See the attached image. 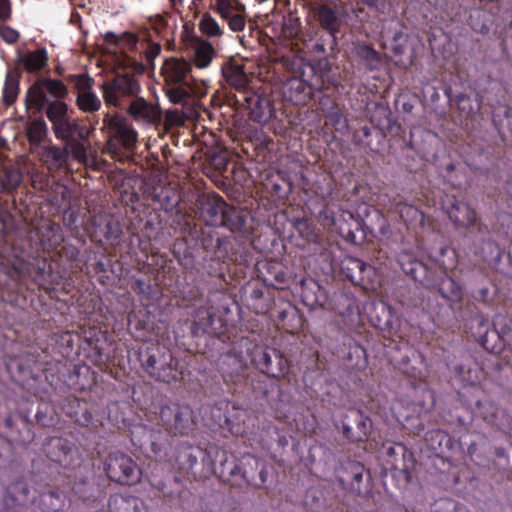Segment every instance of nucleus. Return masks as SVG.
Returning <instances> with one entry per match:
<instances>
[{
	"label": "nucleus",
	"instance_id": "obj_1",
	"mask_svg": "<svg viewBox=\"0 0 512 512\" xmlns=\"http://www.w3.org/2000/svg\"><path fill=\"white\" fill-rule=\"evenodd\" d=\"M397 262L402 271L414 281L429 287L435 285L440 279L439 292L441 296L451 302L461 300L462 287L447 275V272L457 265V254L453 248L441 247L437 255L430 257L427 262L418 260L410 250H402L397 255Z\"/></svg>",
	"mask_w": 512,
	"mask_h": 512
},
{
	"label": "nucleus",
	"instance_id": "obj_2",
	"mask_svg": "<svg viewBox=\"0 0 512 512\" xmlns=\"http://www.w3.org/2000/svg\"><path fill=\"white\" fill-rule=\"evenodd\" d=\"M138 358L143 370L154 380L171 383L178 379V360L165 347L151 344L139 350Z\"/></svg>",
	"mask_w": 512,
	"mask_h": 512
},
{
	"label": "nucleus",
	"instance_id": "obj_3",
	"mask_svg": "<svg viewBox=\"0 0 512 512\" xmlns=\"http://www.w3.org/2000/svg\"><path fill=\"white\" fill-rule=\"evenodd\" d=\"M191 64L182 59L165 61L162 74L165 79V91L174 104H186L193 91Z\"/></svg>",
	"mask_w": 512,
	"mask_h": 512
},
{
	"label": "nucleus",
	"instance_id": "obj_4",
	"mask_svg": "<svg viewBox=\"0 0 512 512\" xmlns=\"http://www.w3.org/2000/svg\"><path fill=\"white\" fill-rule=\"evenodd\" d=\"M140 90L139 82L128 74H117L101 85L105 104L119 109H126L137 98Z\"/></svg>",
	"mask_w": 512,
	"mask_h": 512
},
{
	"label": "nucleus",
	"instance_id": "obj_5",
	"mask_svg": "<svg viewBox=\"0 0 512 512\" xmlns=\"http://www.w3.org/2000/svg\"><path fill=\"white\" fill-rule=\"evenodd\" d=\"M193 411L187 405L168 401L160 407L159 417L166 431L188 435L194 429Z\"/></svg>",
	"mask_w": 512,
	"mask_h": 512
},
{
	"label": "nucleus",
	"instance_id": "obj_6",
	"mask_svg": "<svg viewBox=\"0 0 512 512\" xmlns=\"http://www.w3.org/2000/svg\"><path fill=\"white\" fill-rule=\"evenodd\" d=\"M107 476L120 484L133 485L141 478V470L136 462L127 454L112 452L104 463Z\"/></svg>",
	"mask_w": 512,
	"mask_h": 512
},
{
	"label": "nucleus",
	"instance_id": "obj_7",
	"mask_svg": "<svg viewBox=\"0 0 512 512\" xmlns=\"http://www.w3.org/2000/svg\"><path fill=\"white\" fill-rule=\"evenodd\" d=\"M47 93L60 100L67 96L68 88L61 80L45 78L28 89L25 97L27 108H34L37 112L43 111L45 104L50 101Z\"/></svg>",
	"mask_w": 512,
	"mask_h": 512
},
{
	"label": "nucleus",
	"instance_id": "obj_8",
	"mask_svg": "<svg viewBox=\"0 0 512 512\" xmlns=\"http://www.w3.org/2000/svg\"><path fill=\"white\" fill-rule=\"evenodd\" d=\"M332 224L346 242L359 245L366 239L364 220L348 210H340L332 217Z\"/></svg>",
	"mask_w": 512,
	"mask_h": 512
},
{
	"label": "nucleus",
	"instance_id": "obj_9",
	"mask_svg": "<svg viewBox=\"0 0 512 512\" xmlns=\"http://www.w3.org/2000/svg\"><path fill=\"white\" fill-rule=\"evenodd\" d=\"M250 359L259 371L269 377L279 378L287 372V360L276 349L255 347Z\"/></svg>",
	"mask_w": 512,
	"mask_h": 512
},
{
	"label": "nucleus",
	"instance_id": "obj_10",
	"mask_svg": "<svg viewBox=\"0 0 512 512\" xmlns=\"http://www.w3.org/2000/svg\"><path fill=\"white\" fill-rule=\"evenodd\" d=\"M196 206L200 219L208 226L218 227L223 223V215L228 206L219 194L202 195L197 198Z\"/></svg>",
	"mask_w": 512,
	"mask_h": 512
},
{
	"label": "nucleus",
	"instance_id": "obj_11",
	"mask_svg": "<svg viewBox=\"0 0 512 512\" xmlns=\"http://www.w3.org/2000/svg\"><path fill=\"white\" fill-rule=\"evenodd\" d=\"M76 105L84 113H95L102 107L101 99L93 90L94 80L87 75H75Z\"/></svg>",
	"mask_w": 512,
	"mask_h": 512
},
{
	"label": "nucleus",
	"instance_id": "obj_12",
	"mask_svg": "<svg viewBox=\"0 0 512 512\" xmlns=\"http://www.w3.org/2000/svg\"><path fill=\"white\" fill-rule=\"evenodd\" d=\"M12 268L19 275H28L40 287L47 289L53 284L52 267L47 259L38 260L35 264H27L22 258L15 256V260L11 262Z\"/></svg>",
	"mask_w": 512,
	"mask_h": 512
},
{
	"label": "nucleus",
	"instance_id": "obj_13",
	"mask_svg": "<svg viewBox=\"0 0 512 512\" xmlns=\"http://www.w3.org/2000/svg\"><path fill=\"white\" fill-rule=\"evenodd\" d=\"M371 429V420L358 409H349L342 423L344 436L352 441L365 440Z\"/></svg>",
	"mask_w": 512,
	"mask_h": 512
},
{
	"label": "nucleus",
	"instance_id": "obj_14",
	"mask_svg": "<svg viewBox=\"0 0 512 512\" xmlns=\"http://www.w3.org/2000/svg\"><path fill=\"white\" fill-rule=\"evenodd\" d=\"M322 88L309 84L302 78L292 77L282 85L283 98L295 105H305L313 96L315 91Z\"/></svg>",
	"mask_w": 512,
	"mask_h": 512
},
{
	"label": "nucleus",
	"instance_id": "obj_15",
	"mask_svg": "<svg viewBox=\"0 0 512 512\" xmlns=\"http://www.w3.org/2000/svg\"><path fill=\"white\" fill-rule=\"evenodd\" d=\"M216 10L233 32L244 30L246 9L240 0H216Z\"/></svg>",
	"mask_w": 512,
	"mask_h": 512
},
{
	"label": "nucleus",
	"instance_id": "obj_16",
	"mask_svg": "<svg viewBox=\"0 0 512 512\" xmlns=\"http://www.w3.org/2000/svg\"><path fill=\"white\" fill-rule=\"evenodd\" d=\"M320 26L332 37L334 44L337 43V34L340 33L346 11L341 8H332L328 5H321L315 13Z\"/></svg>",
	"mask_w": 512,
	"mask_h": 512
},
{
	"label": "nucleus",
	"instance_id": "obj_17",
	"mask_svg": "<svg viewBox=\"0 0 512 512\" xmlns=\"http://www.w3.org/2000/svg\"><path fill=\"white\" fill-rule=\"evenodd\" d=\"M454 377L464 384L476 385L483 378V370L471 356L467 355L459 364H447Z\"/></svg>",
	"mask_w": 512,
	"mask_h": 512
},
{
	"label": "nucleus",
	"instance_id": "obj_18",
	"mask_svg": "<svg viewBox=\"0 0 512 512\" xmlns=\"http://www.w3.org/2000/svg\"><path fill=\"white\" fill-rule=\"evenodd\" d=\"M403 347L404 354L399 360H396L398 369L411 378H421L426 367L422 354L407 344H404Z\"/></svg>",
	"mask_w": 512,
	"mask_h": 512
},
{
	"label": "nucleus",
	"instance_id": "obj_19",
	"mask_svg": "<svg viewBox=\"0 0 512 512\" xmlns=\"http://www.w3.org/2000/svg\"><path fill=\"white\" fill-rule=\"evenodd\" d=\"M467 328L474 340L480 344L484 349L496 351L497 345L490 343L492 330H490L489 319L482 314H476L467 323Z\"/></svg>",
	"mask_w": 512,
	"mask_h": 512
},
{
	"label": "nucleus",
	"instance_id": "obj_20",
	"mask_svg": "<svg viewBox=\"0 0 512 512\" xmlns=\"http://www.w3.org/2000/svg\"><path fill=\"white\" fill-rule=\"evenodd\" d=\"M40 244L45 251L56 249L64 241L62 229L59 224L50 220L43 221L36 229Z\"/></svg>",
	"mask_w": 512,
	"mask_h": 512
},
{
	"label": "nucleus",
	"instance_id": "obj_21",
	"mask_svg": "<svg viewBox=\"0 0 512 512\" xmlns=\"http://www.w3.org/2000/svg\"><path fill=\"white\" fill-rule=\"evenodd\" d=\"M443 208L448 218L457 227H470L475 223V210L462 201L453 200L448 205H444Z\"/></svg>",
	"mask_w": 512,
	"mask_h": 512
},
{
	"label": "nucleus",
	"instance_id": "obj_22",
	"mask_svg": "<svg viewBox=\"0 0 512 512\" xmlns=\"http://www.w3.org/2000/svg\"><path fill=\"white\" fill-rule=\"evenodd\" d=\"M244 101L250 111L251 118L259 123L266 122L272 115V107L268 98L255 92H244Z\"/></svg>",
	"mask_w": 512,
	"mask_h": 512
},
{
	"label": "nucleus",
	"instance_id": "obj_23",
	"mask_svg": "<svg viewBox=\"0 0 512 512\" xmlns=\"http://www.w3.org/2000/svg\"><path fill=\"white\" fill-rule=\"evenodd\" d=\"M52 130L56 138L62 141H69L73 139L84 140L88 136L86 127L79 124L69 115L54 125Z\"/></svg>",
	"mask_w": 512,
	"mask_h": 512
},
{
	"label": "nucleus",
	"instance_id": "obj_24",
	"mask_svg": "<svg viewBox=\"0 0 512 512\" xmlns=\"http://www.w3.org/2000/svg\"><path fill=\"white\" fill-rule=\"evenodd\" d=\"M363 474L364 466L359 462L350 461L346 464L343 471L339 472L337 477L343 488L360 494Z\"/></svg>",
	"mask_w": 512,
	"mask_h": 512
},
{
	"label": "nucleus",
	"instance_id": "obj_25",
	"mask_svg": "<svg viewBox=\"0 0 512 512\" xmlns=\"http://www.w3.org/2000/svg\"><path fill=\"white\" fill-rule=\"evenodd\" d=\"M110 512H146L144 502L138 497L128 494H113L108 500Z\"/></svg>",
	"mask_w": 512,
	"mask_h": 512
},
{
	"label": "nucleus",
	"instance_id": "obj_26",
	"mask_svg": "<svg viewBox=\"0 0 512 512\" xmlns=\"http://www.w3.org/2000/svg\"><path fill=\"white\" fill-rule=\"evenodd\" d=\"M126 108L137 121L143 123H155L160 117L158 108L142 97L137 96Z\"/></svg>",
	"mask_w": 512,
	"mask_h": 512
},
{
	"label": "nucleus",
	"instance_id": "obj_27",
	"mask_svg": "<svg viewBox=\"0 0 512 512\" xmlns=\"http://www.w3.org/2000/svg\"><path fill=\"white\" fill-rule=\"evenodd\" d=\"M41 159L48 170L55 171L64 167L69 159V149L56 145L46 146L42 149Z\"/></svg>",
	"mask_w": 512,
	"mask_h": 512
},
{
	"label": "nucleus",
	"instance_id": "obj_28",
	"mask_svg": "<svg viewBox=\"0 0 512 512\" xmlns=\"http://www.w3.org/2000/svg\"><path fill=\"white\" fill-rule=\"evenodd\" d=\"M301 296L303 302L309 306H322L326 301L325 290L313 279H301Z\"/></svg>",
	"mask_w": 512,
	"mask_h": 512
},
{
	"label": "nucleus",
	"instance_id": "obj_29",
	"mask_svg": "<svg viewBox=\"0 0 512 512\" xmlns=\"http://www.w3.org/2000/svg\"><path fill=\"white\" fill-rule=\"evenodd\" d=\"M222 75L227 84L238 91L247 92L249 77L242 66L234 63H226L222 66Z\"/></svg>",
	"mask_w": 512,
	"mask_h": 512
},
{
	"label": "nucleus",
	"instance_id": "obj_30",
	"mask_svg": "<svg viewBox=\"0 0 512 512\" xmlns=\"http://www.w3.org/2000/svg\"><path fill=\"white\" fill-rule=\"evenodd\" d=\"M247 219L248 216L245 212L228 205L223 215V223L220 226L232 232L245 234L248 232Z\"/></svg>",
	"mask_w": 512,
	"mask_h": 512
},
{
	"label": "nucleus",
	"instance_id": "obj_31",
	"mask_svg": "<svg viewBox=\"0 0 512 512\" xmlns=\"http://www.w3.org/2000/svg\"><path fill=\"white\" fill-rule=\"evenodd\" d=\"M65 414L75 420L77 424L88 427L92 423L93 416L87 408H82L80 401L75 397H68L63 404Z\"/></svg>",
	"mask_w": 512,
	"mask_h": 512
},
{
	"label": "nucleus",
	"instance_id": "obj_32",
	"mask_svg": "<svg viewBox=\"0 0 512 512\" xmlns=\"http://www.w3.org/2000/svg\"><path fill=\"white\" fill-rule=\"evenodd\" d=\"M202 246L206 251L214 253L217 260H222L228 256L229 241L225 237H220L217 233H203Z\"/></svg>",
	"mask_w": 512,
	"mask_h": 512
},
{
	"label": "nucleus",
	"instance_id": "obj_33",
	"mask_svg": "<svg viewBox=\"0 0 512 512\" xmlns=\"http://www.w3.org/2000/svg\"><path fill=\"white\" fill-rule=\"evenodd\" d=\"M45 451L52 461L62 464L72 451V444L63 438L54 437L49 440Z\"/></svg>",
	"mask_w": 512,
	"mask_h": 512
},
{
	"label": "nucleus",
	"instance_id": "obj_34",
	"mask_svg": "<svg viewBox=\"0 0 512 512\" xmlns=\"http://www.w3.org/2000/svg\"><path fill=\"white\" fill-rule=\"evenodd\" d=\"M394 211L410 227L424 225V214L411 204L398 202L395 204Z\"/></svg>",
	"mask_w": 512,
	"mask_h": 512
},
{
	"label": "nucleus",
	"instance_id": "obj_35",
	"mask_svg": "<svg viewBox=\"0 0 512 512\" xmlns=\"http://www.w3.org/2000/svg\"><path fill=\"white\" fill-rule=\"evenodd\" d=\"M195 319L191 326V331L194 336H200L205 333H210L214 323V314L205 307H199L195 311Z\"/></svg>",
	"mask_w": 512,
	"mask_h": 512
},
{
	"label": "nucleus",
	"instance_id": "obj_36",
	"mask_svg": "<svg viewBox=\"0 0 512 512\" xmlns=\"http://www.w3.org/2000/svg\"><path fill=\"white\" fill-rule=\"evenodd\" d=\"M221 370L230 375H239L246 367L247 359L231 350L221 356Z\"/></svg>",
	"mask_w": 512,
	"mask_h": 512
},
{
	"label": "nucleus",
	"instance_id": "obj_37",
	"mask_svg": "<svg viewBox=\"0 0 512 512\" xmlns=\"http://www.w3.org/2000/svg\"><path fill=\"white\" fill-rule=\"evenodd\" d=\"M346 277L353 283L363 281L367 276L369 277L372 267L367 263L357 258H351L348 265L343 268Z\"/></svg>",
	"mask_w": 512,
	"mask_h": 512
},
{
	"label": "nucleus",
	"instance_id": "obj_38",
	"mask_svg": "<svg viewBox=\"0 0 512 512\" xmlns=\"http://www.w3.org/2000/svg\"><path fill=\"white\" fill-rule=\"evenodd\" d=\"M47 61L48 55L44 48H40L32 52H27L20 56V62L29 72L42 69L44 66H46Z\"/></svg>",
	"mask_w": 512,
	"mask_h": 512
},
{
	"label": "nucleus",
	"instance_id": "obj_39",
	"mask_svg": "<svg viewBox=\"0 0 512 512\" xmlns=\"http://www.w3.org/2000/svg\"><path fill=\"white\" fill-rule=\"evenodd\" d=\"M215 54L214 47L206 40H198L194 46V62L198 68H206Z\"/></svg>",
	"mask_w": 512,
	"mask_h": 512
},
{
	"label": "nucleus",
	"instance_id": "obj_40",
	"mask_svg": "<svg viewBox=\"0 0 512 512\" xmlns=\"http://www.w3.org/2000/svg\"><path fill=\"white\" fill-rule=\"evenodd\" d=\"M492 336L500 341L497 350L501 349L503 345L508 342V334L512 329V321L505 315L497 314L492 322Z\"/></svg>",
	"mask_w": 512,
	"mask_h": 512
},
{
	"label": "nucleus",
	"instance_id": "obj_41",
	"mask_svg": "<svg viewBox=\"0 0 512 512\" xmlns=\"http://www.w3.org/2000/svg\"><path fill=\"white\" fill-rule=\"evenodd\" d=\"M65 500L62 492L49 491L40 495L39 505L45 512H57L65 506Z\"/></svg>",
	"mask_w": 512,
	"mask_h": 512
},
{
	"label": "nucleus",
	"instance_id": "obj_42",
	"mask_svg": "<svg viewBox=\"0 0 512 512\" xmlns=\"http://www.w3.org/2000/svg\"><path fill=\"white\" fill-rule=\"evenodd\" d=\"M44 109L46 117L51 122L52 127L69 115L68 105L61 100L48 101Z\"/></svg>",
	"mask_w": 512,
	"mask_h": 512
},
{
	"label": "nucleus",
	"instance_id": "obj_43",
	"mask_svg": "<svg viewBox=\"0 0 512 512\" xmlns=\"http://www.w3.org/2000/svg\"><path fill=\"white\" fill-rule=\"evenodd\" d=\"M19 94V79L17 75L8 72L6 75L2 99L6 106L12 105L17 99Z\"/></svg>",
	"mask_w": 512,
	"mask_h": 512
},
{
	"label": "nucleus",
	"instance_id": "obj_44",
	"mask_svg": "<svg viewBox=\"0 0 512 512\" xmlns=\"http://www.w3.org/2000/svg\"><path fill=\"white\" fill-rule=\"evenodd\" d=\"M148 432L149 446L153 456L156 459H162L166 455L165 450L168 445L166 436L160 431L149 430Z\"/></svg>",
	"mask_w": 512,
	"mask_h": 512
},
{
	"label": "nucleus",
	"instance_id": "obj_45",
	"mask_svg": "<svg viewBox=\"0 0 512 512\" xmlns=\"http://www.w3.org/2000/svg\"><path fill=\"white\" fill-rule=\"evenodd\" d=\"M114 137L125 149H131L137 141V132L129 125L119 124Z\"/></svg>",
	"mask_w": 512,
	"mask_h": 512
},
{
	"label": "nucleus",
	"instance_id": "obj_46",
	"mask_svg": "<svg viewBox=\"0 0 512 512\" xmlns=\"http://www.w3.org/2000/svg\"><path fill=\"white\" fill-rule=\"evenodd\" d=\"M198 26L202 34L211 38L221 37L224 33L216 19L207 12L202 15Z\"/></svg>",
	"mask_w": 512,
	"mask_h": 512
},
{
	"label": "nucleus",
	"instance_id": "obj_47",
	"mask_svg": "<svg viewBox=\"0 0 512 512\" xmlns=\"http://www.w3.org/2000/svg\"><path fill=\"white\" fill-rule=\"evenodd\" d=\"M154 200L160 204L161 209L166 212L172 211L178 206L179 197L172 189L163 188L154 195Z\"/></svg>",
	"mask_w": 512,
	"mask_h": 512
},
{
	"label": "nucleus",
	"instance_id": "obj_48",
	"mask_svg": "<svg viewBox=\"0 0 512 512\" xmlns=\"http://www.w3.org/2000/svg\"><path fill=\"white\" fill-rule=\"evenodd\" d=\"M48 127L43 119L33 120L27 127V136L31 143L39 144L47 136Z\"/></svg>",
	"mask_w": 512,
	"mask_h": 512
},
{
	"label": "nucleus",
	"instance_id": "obj_49",
	"mask_svg": "<svg viewBox=\"0 0 512 512\" xmlns=\"http://www.w3.org/2000/svg\"><path fill=\"white\" fill-rule=\"evenodd\" d=\"M202 458L205 462L206 458H209V453L202 450L200 447H189L186 452L180 456L181 464L187 468L192 469L198 462V458Z\"/></svg>",
	"mask_w": 512,
	"mask_h": 512
},
{
	"label": "nucleus",
	"instance_id": "obj_50",
	"mask_svg": "<svg viewBox=\"0 0 512 512\" xmlns=\"http://www.w3.org/2000/svg\"><path fill=\"white\" fill-rule=\"evenodd\" d=\"M104 238L111 244H118L122 235V225L119 220L110 217L107 219L104 227Z\"/></svg>",
	"mask_w": 512,
	"mask_h": 512
},
{
	"label": "nucleus",
	"instance_id": "obj_51",
	"mask_svg": "<svg viewBox=\"0 0 512 512\" xmlns=\"http://www.w3.org/2000/svg\"><path fill=\"white\" fill-rule=\"evenodd\" d=\"M351 366L361 369L366 366V350L358 343L349 345V351L346 355Z\"/></svg>",
	"mask_w": 512,
	"mask_h": 512
},
{
	"label": "nucleus",
	"instance_id": "obj_52",
	"mask_svg": "<svg viewBox=\"0 0 512 512\" xmlns=\"http://www.w3.org/2000/svg\"><path fill=\"white\" fill-rule=\"evenodd\" d=\"M425 441L431 449L436 451L441 448L443 444L447 445L450 439L443 430L432 429L425 434Z\"/></svg>",
	"mask_w": 512,
	"mask_h": 512
},
{
	"label": "nucleus",
	"instance_id": "obj_53",
	"mask_svg": "<svg viewBox=\"0 0 512 512\" xmlns=\"http://www.w3.org/2000/svg\"><path fill=\"white\" fill-rule=\"evenodd\" d=\"M327 117L331 121L336 131L340 132L341 134H346L348 132V120L344 117L343 113L337 108V106L331 108L327 114Z\"/></svg>",
	"mask_w": 512,
	"mask_h": 512
},
{
	"label": "nucleus",
	"instance_id": "obj_54",
	"mask_svg": "<svg viewBox=\"0 0 512 512\" xmlns=\"http://www.w3.org/2000/svg\"><path fill=\"white\" fill-rule=\"evenodd\" d=\"M104 40L106 43L111 45H120L121 43H126L129 47H134L138 43V37L130 32H125L121 36L113 33L107 32L104 35Z\"/></svg>",
	"mask_w": 512,
	"mask_h": 512
},
{
	"label": "nucleus",
	"instance_id": "obj_55",
	"mask_svg": "<svg viewBox=\"0 0 512 512\" xmlns=\"http://www.w3.org/2000/svg\"><path fill=\"white\" fill-rule=\"evenodd\" d=\"M455 101L458 109L464 117L471 116L477 110V108L473 105L471 98L464 93H459L456 95Z\"/></svg>",
	"mask_w": 512,
	"mask_h": 512
},
{
	"label": "nucleus",
	"instance_id": "obj_56",
	"mask_svg": "<svg viewBox=\"0 0 512 512\" xmlns=\"http://www.w3.org/2000/svg\"><path fill=\"white\" fill-rule=\"evenodd\" d=\"M69 155L72 154L73 157L80 161L84 162L87 158V153L84 145L80 142V139L69 140Z\"/></svg>",
	"mask_w": 512,
	"mask_h": 512
},
{
	"label": "nucleus",
	"instance_id": "obj_57",
	"mask_svg": "<svg viewBox=\"0 0 512 512\" xmlns=\"http://www.w3.org/2000/svg\"><path fill=\"white\" fill-rule=\"evenodd\" d=\"M341 299L344 304V308H337V311L342 316H351L355 314L358 310L356 300L353 296L349 294H342Z\"/></svg>",
	"mask_w": 512,
	"mask_h": 512
},
{
	"label": "nucleus",
	"instance_id": "obj_58",
	"mask_svg": "<svg viewBox=\"0 0 512 512\" xmlns=\"http://www.w3.org/2000/svg\"><path fill=\"white\" fill-rule=\"evenodd\" d=\"M363 4L379 13H388L393 8L394 0H360Z\"/></svg>",
	"mask_w": 512,
	"mask_h": 512
},
{
	"label": "nucleus",
	"instance_id": "obj_59",
	"mask_svg": "<svg viewBox=\"0 0 512 512\" xmlns=\"http://www.w3.org/2000/svg\"><path fill=\"white\" fill-rule=\"evenodd\" d=\"M386 454L389 457H394L397 455H401L402 461L405 463L408 460H411V454L408 453L406 447L402 444L391 445L386 448Z\"/></svg>",
	"mask_w": 512,
	"mask_h": 512
},
{
	"label": "nucleus",
	"instance_id": "obj_60",
	"mask_svg": "<svg viewBox=\"0 0 512 512\" xmlns=\"http://www.w3.org/2000/svg\"><path fill=\"white\" fill-rule=\"evenodd\" d=\"M0 37L8 44L15 43L19 38V33L15 29L0 25Z\"/></svg>",
	"mask_w": 512,
	"mask_h": 512
},
{
	"label": "nucleus",
	"instance_id": "obj_61",
	"mask_svg": "<svg viewBox=\"0 0 512 512\" xmlns=\"http://www.w3.org/2000/svg\"><path fill=\"white\" fill-rule=\"evenodd\" d=\"M76 338H78L77 334L71 331H65L60 334L58 342L62 346H65L66 348L72 350Z\"/></svg>",
	"mask_w": 512,
	"mask_h": 512
},
{
	"label": "nucleus",
	"instance_id": "obj_62",
	"mask_svg": "<svg viewBox=\"0 0 512 512\" xmlns=\"http://www.w3.org/2000/svg\"><path fill=\"white\" fill-rule=\"evenodd\" d=\"M485 245H487V247L490 249L491 251V255L489 257L487 256H483L484 259L486 261H498L500 260V257H501V251H500V248L498 247V245L492 241H487L485 243Z\"/></svg>",
	"mask_w": 512,
	"mask_h": 512
},
{
	"label": "nucleus",
	"instance_id": "obj_63",
	"mask_svg": "<svg viewBox=\"0 0 512 512\" xmlns=\"http://www.w3.org/2000/svg\"><path fill=\"white\" fill-rule=\"evenodd\" d=\"M382 309H383V313L386 314V320L384 323H379L377 326L383 330L384 329L391 330L393 327V315H392L391 308L387 305H383Z\"/></svg>",
	"mask_w": 512,
	"mask_h": 512
},
{
	"label": "nucleus",
	"instance_id": "obj_64",
	"mask_svg": "<svg viewBox=\"0 0 512 512\" xmlns=\"http://www.w3.org/2000/svg\"><path fill=\"white\" fill-rule=\"evenodd\" d=\"M468 228L470 229L471 233H474L476 231L479 234L480 239L482 240H484L485 236L489 233L488 227L482 223H478L477 219L475 220V223Z\"/></svg>",
	"mask_w": 512,
	"mask_h": 512
}]
</instances>
